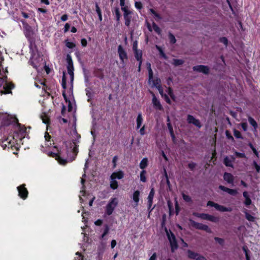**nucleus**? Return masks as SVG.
Masks as SVG:
<instances>
[{
    "instance_id": "1",
    "label": "nucleus",
    "mask_w": 260,
    "mask_h": 260,
    "mask_svg": "<svg viewBox=\"0 0 260 260\" xmlns=\"http://www.w3.org/2000/svg\"><path fill=\"white\" fill-rule=\"evenodd\" d=\"M3 66H0V94L1 95L5 94L12 93V89L15 87V84L11 82L7 81L8 73L7 68L5 70Z\"/></svg>"
},
{
    "instance_id": "2",
    "label": "nucleus",
    "mask_w": 260,
    "mask_h": 260,
    "mask_svg": "<svg viewBox=\"0 0 260 260\" xmlns=\"http://www.w3.org/2000/svg\"><path fill=\"white\" fill-rule=\"evenodd\" d=\"M30 52L31 53V57L30 62L32 65H46L45 59L43 58V55L38 52V48L36 43L32 40L30 41V44L29 46Z\"/></svg>"
},
{
    "instance_id": "3",
    "label": "nucleus",
    "mask_w": 260,
    "mask_h": 260,
    "mask_svg": "<svg viewBox=\"0 0 260 260\" xmlns=\"http://www.w3.org/2000/svg\"><path fill=\"white\" fill-rule=\"evenodd\" d=\"M10 124L17 125L20 128V131L25 132V127L21 129V124L19 123L18 119L16 117L10 115H7L3 118L2 125L3 126H8Z\"/></svg>"
},
{
    "instance_id": "4",
    "label": "nucleus",
    "mask_w": 260,
    "mask_h": 260,
    "mask_svg": "<svg viewBox=\"0 0 260 260\" xmlns=\"http://www.w3.org/2000/svg\"><path fill=\"white\" fill-rule=\"evenodd\" d=\"M193 215H194L196 217L200 218L204 220H207L210 221L217 223L219 219L217 217H215L213 215H210L207 213H199L197 212H194L193 213Z\"/></svg>"
},
{
    "instance_id": "5",
    "label": "nucleus",
    "mask_w": 260,
    "mask_h": 260,
    "mask_svg": "<svg viewBox=\"0 0 260 260\" xmlns=\"http://www.w3.org/2000/svg\"><path fill=\"white\" fill-rule=\"evenodd\" d=\"M117 205V199L116 198H111L106 207V213L108 215H111Z\"/></svg>"
},
{
    "instance_id": "6",
    "label": "nucleus",
    "mask_w": 260,
    "mask_h": 260,
    "mask_svg": "<svg viewBox=\"0 0 260 260\" xmlns=\"http://www.w3.org/2000/svg\"><path fill=\"white\" fill-rule=\"evenodd\" d=\"M168 239L170 242L171 250L174 252L175 250L178 248V245L175 235L172 232H170V235L167 233Z\"/></svg>"
},
{
    "instance_id": "7",
    "label": "nucleus",
    "mask_w": 260,
    "mask_h": 260,
    "mask_svg": "<svg viewBox=\"0 0 260 260\" xmlns=\"http://www.w3.org/2000/svg\"><path fill=\"white\" fill-rule=\"evenodd\" d=\"M189 221L191 226L196 229L205 231L209 233H211V230L208 225L201 223H198L191 219H190Z\"/></svg>"
},
{
    "instance_id": "8",
    "label": "nucleus",
    "mask_w": 260,
    "mask_h": 260,
    "mask_svg": "<svg viewBox=\"0 0 260 260\" xmlns=\"http://www.w3.org/2000/svg\"><path fill=\"white\" fill-rule=\"evenodd\" d=\"M207 206L213 207L217 210L220 212H231L232 211V209L231 208H228L222 205H219L212 201H208Z\"/></svg>"
},
{
    "instance_id": "9",
    "label": "nucleus",
    "mask_w": 260,
    "mask_h": 260,
    "mask_svg": "<svg viewBox=\"0 0 260 260\" xmlns=\"http://www.w3.org/2000/svg\"><path fill=\"white\" fill-rule=\"evenodd\" d=\"M25 186V184H22L17 187L18 196L23 200H26L28 195V191Z\"/></svg>"
},
{
    "instance_id": "10",
    "label": "nucleus",
    "mask_w": 260,
    "mask_h": 260,
    "mask_svg": "<svg viewBox=\"0 0 260 260\" xmlns=\"http://www.w3.org/2000/svg\"><path fill=\"white\" fill-rule=\"evenodd\" d=\"M24 26L25 28V35L26 37L28 39L29 45L30 44L31 40L35 42L34 39L32 38V36L34 33L31 27L27 24H24Z\"/></svg>"
},
{
    "instance_id": "11",
    "label": "nucleus",
    "mask_w": 260,
    "mask_h": 260,
    "mask_svg": "<svg viewBox=\"0 0 260 260\" xmlns=\"http://www.w3.org/2000/svg\"><path fill=\"white\" fill-rule=\"evenodd\" d=\"M187 253L188 257L189 258L195 260H207L205 256L201 255L198 253L195 252L191 250H188Z\"/></svg>"
},
{
    "instance_id": "12",
    "label": "nucleus",
    "mask_w": 260,
    "mask_h": 260,
    "mask_svg": "<svg viewBox=\"0 0 260 260\" xmlns=\"http://www.w3.org/2000/svg\"><path fill=\"white\" fill-rule=\"evenodd\" d=\"M187 122L189 124H192L194 125L199 128L202 126L200 120L195 118L192 115L190 114H188L187 116Z\"/></svg>"
},
{
    "instance_id": "13",
    "label": "nucleus",
    "mask_w": 260,
    "mask_h": 260,
    "mask_svg": "<svg viewBox=\"0 0 260 260\" xmlns=\"http://www.w3.org/2000/svg\"><path fill=\"white\" fill-rule=\"evenodd\" d=\"M48 155L49 156H51L52 157H55V159L58 160V161L60 165H65L68 162L67 160L62 158L58 153L50 152Z\"/></svg>"
},
{
    "instance_id": "14",
    "label": "nucleus",
    "mask_w": 260,
    "mask_h": 260,
    "mask_svg": "<svg viewBox=\"0 0 260 260\" xmlns=\"http://www.w3.org/2000/svg\"><path fill=\"white\" fill-rule=\"evenodd\" d=\"M151 93L152 95V104L154 108L157 110H162L163 107L161 105L159 101L157 100L153 92H151Z\"/></svg>"
},
{
    "instance_id": "15",
    "label": "nucleus",
    "mask_w": 260,
    "mask_h": 260,
    "mask_svg": "<svg viewBox=\"0 0 260 260\" xmlns=\"http://www.w3.org/2000/svg\"><path fill=\"white\" fill-rule=\"evenodd\" d=\"M66 80H67V79H66V77L65 72H63V76H62V80H61V86H62V88L64 90L62 91V96H63V97L64 98V100L66 102H68V98H67V96L66 95V91H65V89L67 88Z\"/></svg>"
},
{
    "instance_id": "16",
    "label": "nucleus",
    "mask_w": 260,
    "mask_h": 260,
    "mask_svg": "<svg viewBox=\"0 0 260 260\" xmlns=\"http://www.w3.org/2000/svg\"><path fill=\"white\" fill-rule=\"evenodd\" d=\"M155 194V190L154 187L151 188L150 191L149 193L148 199V209L150 210L153 204V200Z\"/></svg>"
},
{
    "instance_id": "17",
    "label": "nucleus",
    "mask_w": 260,
    "mask_h": 260,
    "mask_svg": "<svg viewBox=\"0 0 260 260\" xmlns=\"http://www.w3.org/2000/svg\"><path fill=\"white\" fill-rule=\"evenodd\" d=\"M193 70L205 74H208L209 72L208 66H193Z\"/></svg>"
},
{
    "instance_id": "18",
    "label": "nucleus",
    "mask_w": 260,
    "mask_h": 260,
    "mask_svg": "<svg viewBox=\"0 0 260 260\" xmlns=\"http://www.w3.org/2000/svg\"><path fill=\"white\" fill-rule=\"evenodd\" d=\"M219 188L232 196H236L238 193L236 189H231L221 185L219 186Z\"/></svg>"
},
{
    "instance_id": "19",
    "label": "nucleus",
    "mask_w": 260,
    "mask_h": 260,
    "mask_svg": "<svg viewBox=\"0 0 260 260\" xmlns=\"http://www.w3.org/2000/svg\"><path fill=\"white\" fill-rule=\"evenodd\" d=\"M124 173L123 171L119 170L118 172H113L110 176V179H121L124 177Z\"/></svg>"
},
{
    "instance_id": "20",
    "label": "nucleus",
    "mask_w": 260,
    "mask_h": 260,
    "mask_svg": "<svg viewBox=\"0 0 260 260\" xmlns=\"http://www.w3.org/2000/svg\"><path fill=\"white\" fill-rule=\"evenodd\" d=\"M118 53L122 61H123L124 59H127V54L121 45H119L118 47Z\"/></svg>"
},
{
    "instance_id": "21",
    "label": "nucleus",
    "mask_w": 260,
    "mask_h": 260,
    "mask_svg": "<svg viewBox=\"0 0 260 260\" xmlns=\"http://www.w3.org/2000/svg\"><path fill=\"white\" fill-rule=\"evenodd\" d=\"M223 179L229 184L234 183V176L231 173L225 172L223 174Z\"/></svg>"
},
{
    "instance_id": "22",
    "label": "nucleus",
    "mask_w": 260,
    "mask_h": 260,
    "mask_svg": "<svg viewBox=\"0 0 260 260\" xmlns=\"http://www.w3.org/2000/svg\"><path fill=\"white\" fill-rule=\"evenodd\" d=\"M135 57L138 61H139V65H141L142 63V51L140 50L134 51Z\"/></svg>"
},
{
    "instance_id": "23",
    "label": "nucleus",
    "mask_w": 260,
    "mask_h": 260,
    "mask_svg": "<svg viewBox=\"0 0 260 260\" xmlns=\"http://www.w3.org/2000/svg\"><path fill=\"white\" fill-rule=\"evenodd\" d=\"M143 121V117L141 113H139L138 114L137 119H136V123H137V129H139L141 127Z\"/></svg>"
},
{
    "instance_id": "24",
    "label": "nucleus",
    "mask_w": 260,
    "mask_h": 260,
    "mask_svg": "<svg viewBox=\"0 0 260 260\" xmlns=\"http://www.w3.org/2000/svg\"><path fill=\"white\" fill-rule=\"evenodd\" d=\"M148 165V160L147 157L143 158L139 165V167L141 169L145 170L144 169L147 168Z\"/></svg>"
},
{
    "instance_id": "25",
    "label": "nucleus",
    "mask_w": 260,
    "mask_h": 260,
    "mask_svg": "<svg viewBox=\"0 0 260 260\" xmlns=\"http://www.w3.org/2000/svg\"><path fill=\"white\" fill-rule=\"evenodd\" d=\"M74 66H67V71L70 76L71 83H72L74 80Z\"/></svg>"
},
{
    "instance_id": "26",
    "label": "nucleus",
    "mask_w": 260,
    "mask_h": 260,
    "mask_svg": "<svg viewBox=\"0 0 260 260\" xmlns=\"http://www.w3.org/2000/svg\"><path fill=\"white\" fill-rule=\"evenodd\" d=\"M37 70H40V69H42V70H44L46 72V75H48L51 72V69L49 68V66H33Z\"/></svg>"
},
{
    "instance_id": "27",
    "label": "nucleus",
    "mask_w": 260,
    "mask_h": 260,
    "mask_svg": "<svg viewBox=\"0 0 260 260\" xmlns=\"http://www.w3.org/2000/svg\"><path fill=\"white\" fill-rule=\"evenodd\" d=\"M140 196V192L139 190H136L133 193V199L134 201L136 203V205H138V203L139 202Z\"/></svg>"
},
{
    "instance_id": "28",
    "label": "nucleus",
    "mask_w": 260,
    "mask_h": 260,
    "mask_svg": "<svg viewBox=\"0 0 260 260\" xmlns=\"http://www.w3.org/2000/svg\"><path fill=\"white\" fill-rule=\"evenodd\" d=\"M110 187L113 190L116 189L118 187V182L115 180L112 179H110Z\"/></svg>"
},
{
    "instance_id": "29",
    "label": "nucleus",
    "mask_w": 260,
    "mask_h": 260,
    "mask_svg": "<svg viewBox=\"0 0 260 260\" xmlns=\"http://www.w3.org/2000/svg\"><path fill=\"white\" fill-rule=\"evenodd\" d=\"M248 120L250 124L255 129H256L257 128L258 125L256 121L254 119V118L251 116H249Z\"/></svg>"
},
{
    "instance_id": "30",
    "label": "nucleus",
    "mask_w": 260,
    "mask_h": 260,
    "mask_svg": "<svg viewBox=\"0 0 260 260\" xmlns=\"http://www.w3.org/2000/svg\"><path fill=\"white\" fill-rule=\"evenodd\" d=\"M73 144H74V147L72 148V152L74 154L75 156L74 157L73 160L75 159V157H76L77 153H78V147L79 146L76 145V142L74 140L73 141Z\"/></svg>"
},
{
    "instance_id": "31",
    "label": "nucleus",
    "mask_w": 260,
    "mask_h": 260,
    "mask_svg": "<svg viewBox=\"0 0 260 260\" xmlns=\"http://www.w3.org/2000/svg\"><path fill=\"white\" fill-rule=\"evenodd\" d=\"M223 163L226 167H233L232 161L228 156L224 158Z\"/></svg>"
},
{
    "instance_id": "32",
    "label": "nucleus",
    "mask_w": 260,
    "mask_h": 260,
    "mask_svg": "<svg viewBox=\"0 0 260 260\" xmlns=\"http://www.w3.org/2000/svg\"><path fill=\"white\" fill-rule=\"evenodd\" d=\"M242 250L245 253L246 260H250V257L249 255V250L246 246H243L242 247Z\"/></svg>"
},
{
    "instance_id": "33",
    "label": "nucleus",
    "mask_w": 260,
    "mask_h": 260,
    "mask_svg": "<svg viewBox=\"0 0 260 260\" xmlns=\"http://www.w3.org/2000/svg\"><path fill=\"white\" fill-rule=\"evenodd\" d=\"M115 13L116 16V20L117 22V24L118 25L119 24L120 17L121 16L119 9L118 7H116L115 8Z\"/></svg>"
},
{
    "instance_id": "34",
    "label": "nucleus",
    "mask_w": 260,
    "mask_h": 260,
    "mask_svg": "<svg viewBox=\"0 0 260 260\" xmlns=\"http://www.w3.org/2000/svg\"><path fill=\"white\" fill-rule=\"evenodd\" d=\"M94 75L95 76L100 79H103L104 76L103 71L100 69L96 70L94 71Z\"/></svg>"
},
{
    "instance_id": "35",
    "label": "nucleus",
    "mask_w": 260,
    "mask_h": 260,
    "mask_svg": "<svg viewBox=\"0 0 260 260\" xmlns=\"http://www.w3.org/2000/svg\"><path fill=\"white\" fill-rule=\"evenodd\" d=\"M152 82L153 86L157 87L158 85H161V81L159 78H156L155 79H152L151 82Z\"/></svg>"
},
{
    "instance_id": "36",
    "label": "nucleus",
    "mask_w": 260,
    "mask_h": 260,
    "mask_svg": "<svg viewBox=\"0 0 260 260\" xmlns=\"http://www.w3.org/2000/svg\"><path fill=\"white\" fill-rule=\"evenodd\" d=\"M95 11L98 15L99 19L100 21L102 20V16L101 10L98 5V3H95Z\"/></svg>"
},
{
    "instance_id": "37",
    "label": "nucleus",
    "mask_w": 260,
    "mask_h": 260,
    "mask_svg": "<svg viewBox=\"0 0 260 260\" xmlns=\"http://www.w3.org/2000/svg\"><path fill=\"white\" fill-rule=\"evenodd\" d=\"M147 172L146 170H142L140 173V180L143 182H146L147 181V178L146 174Z\"/></svg>"
},
{
    "instance_id": "38",
    "label": "nucleus",
    "mask_w": 260,
    "mask_h": 260,
    "mask_svg": "<svg viewBox=\"0 0 260 260\" xmlns=\"http://www.w3.org/2000/svg\"><path fill=\"white\" fill-rule=\"evenodd\" d=\"M245 218L247 220H248V221H251V222L254 221L255 217L254 216L251 215L250 214H249L246 210L245 211Z\"/></svg>"
},
{
    "instance_id": "39",
    "label": "nucleus",
    "mask_w": 260,
    "mask_h": 260,
    "mask_svg": "<svg viewBox=\"0 0 260 260\" xmlns=\"http://www.w3.org/2000/svg\"><path fill=\"white\" fill-rule=\"evenodd\" d=\"M151 67V66H147V70L148 71L149 75V82L150 83L151 82V80H152L153 78V73Z\"/></svg>"
},
{
    "instance_id": "40",
    "label": "nucleus",
    "mask_w": 260,
    "mask_h": 260,
    "mask_svg": "<svg viewBox=\"0 0 260 260\" xmlns=\"http://www.w3.org/2000/svg\"><path fill=\"white\" fill-rule=\"evenodd\" d=\"M91 89L90 88H87L85 89L86 95L88 98L87 100V101L88 102H89L91 101V99H92V93L90 91Z\"/></svg>"
},
{
    "instance_id": "41",
    "label": "nucleus",
    "mask_w": 260,
    "mask_h": 260,
    "mask_svg": "<svg viewBox=\"0 0 260 260\" xmlns=\"http://www.w3.org/2000/svg\"><path fill=\"white\" fill-rule=\"evenodd\" d=\"M233 133H234V136L237 138V139H243V138L242 136V134L241 133V132L238 130H237L236 129H234V131H233Z\"/></svg>"
},
{
    "instance_id": "42",
    "label": "nucleus",
    "mask_w": 260,
    "mask_h": 260,
    "mask_svg": "<svg viewBox=\"0 0 260 260\" xmlns=\"http://www.w3.org/2000/svg\"><path fill=\"white\" fill-rule=\"evenodd\" d=\"M152 26H153V28L154 29V30L158 34V35H160L161 34V29L160 28L158 27V26L155 23V22H153L152 23Z\"/></svg>"
},
{
    "instance_id": "43",
    "label": "nucleus",
    "mask_w": 260,
    "mask_h": 260,
    "mask_svg": "<svg viewBox=\"0 0 260 260\" xmlns=\"http://www.w3.org/2000/svg\"><path fill=\"white\" fill-rule=\"evenodd\" d=\"M169 39L170 43L172 44H175L176 42L175 36L171 32H169Z\"/></svg>"
},
{
    "instance_id": "44",
    "label": "nucleus",
    "mask_w": 260,
    "mask_h": 260,
    "mask_svg": "<svg viewBox=\"0 0 260 260\" xmlns=\"http://www.w3.org/2000/svg\"><path fill=\"white\" fill-rule=\"evenodd\" d=\"M182 197L183 199L187 203H190L192 202L191 198L188 195L185 194L184 193H182Z\"/></svg>"
},
{
    "instance_id": "45",
    "label": "nucleus",
    "mask_w": 260,
    "mask_h": 260,
    "mask_svg": "<svg viewBox=\"0 0 260 260\" xmlns=\"http://www.w3.org/2000/svg\"><path fill=\"white\" fill-rule=\"evenodd\" d=\"M184 62V61L182 59H173V65H182Z\"/></svg>"
},
{
    "instance_id": "46",
    "label": "nucleus",
    "mask_w": 260,
    "mask_h": 260,
    "mask_svg": "<svg viewBox=\"0 0 260 260\" xmlns=\"http://www.w3.org/2000/svg\"><path fill=\"white\" fill-rule=\"evenodd\" d=\"M65 43H66V46L69 48L72 49L76 46V45L74 43L70 42L68 41V40H66L65 41Z\"/></svg>"
},
{
    "instance_id": "47",
    "label": "nucleus",
    "mask_w": 260,
    "mask_h": 260,
    "mask_svg": "<svg viewBox=\"0 0 260 260\" xmlns=\"http://www.w3.org/2000/svg\"><path fill=\"white\" fill-rule=\"evenodd\" d=\"M235 154L236 156L238 158H246V156L245 154L244 153H241V152L236 151L235 152Z\"/></svg>"
},
{
    "instance_id": "48",
    "label": "nucleus",
    "mask_w": 260,
    "mask_h": 260,
    "mask_svg": "<svg viewBox=\"0 0 260 260\" xmlns=\"http://www.w3.org/2000/svg\"><path fill=\"white\" fill-rule=\"evenodd\" d=\"M76 256L75 257V260H85L83 255L80 252H77L76 253Z\"/></svg>"
},
{
    "instance_id": "49",
    "label": "nucleus",
    "mask_w": 260,
    "mask_h": 260,
    "mask_svg": "<svg viewBox=\"0 0 260 260\" xmlns=\"http://www.w3.org/2000/svg\"><path fill=\"white\" fill-rule=\"evenodd\" d=\"M225 136L228 139L234 142L235 141L234 137L232 136L229 131H225Z\"/></svg>"
},
{
    "instance_id": "50",
    "label": "nucleus",
    "mask_w": 260,
    "mask_h": 260,
    "mask_svg": "<svg viewBox=\"0 0 260 260\" xmlns=\"http://www.w3.org/2000/svg\"><path fill=\"white\" fill-rule=\"evenodd\" d=\"M197 166L196 163L194 162H190L188 164V168L190 171H194L196 167Z\"/></svg>"
},
{
    "instance_id": "51",
    "label": "nucleus",
    "mask_w": 260,
    "mask_h": 260,
    "mask_svg": "<svg viewBox=\"0 0 260 260\" xmlns=\"http://www.w3.org/2000/svg\"><path fill=\"white\" fill-rule=\"evenodd\" d=\"M214 240L216 242H218L220 245H223L224 243V239L219 237H215Z\"/></svg>"
},
{
    "instance_id": "52",
    "label": "nucleus",
    "mask_w": 260,
    "mask_h": 260,
    "mask_svg": "<svg viewBox=\"0 0 260 260\" xmlns=\"http://www.w3.org/2000/svg\"><path fill=\"white\" fill-rule=\"evenodd\" d=\"M150 12H151L152 14H153V15H154V16H155V17H156V18H157L158 19H159V20H160V19H161V18H161V17L160 16V15L159 14H158L157 13H156V12H155V11L154 9H150Z\"/></svg>"
},
{
    "instance_id": "53",
    "label": "nucleus",
    "mask_w": 260,
    "mask_h": 260,
    "mask_svg": "<svg viewBox=\"0 0 260 260\" xmlns=\"http://www.w3.org/2000/svg\"><path fill=\"white\" fill-rule=\"evenodd\" d=\"M125 20V25L128 27L131 23V16L124 17Z\"/></svg>"
},
{
    "instance_id": "54",
    "label": "nucleus",
    "mask_w": 260,
    "mask_h": 260,
    "mask_svg": "<svg viewBox=\"0 0 260 260\" xmlns=\"http://www.w3.org/2000/svg\"><path fill=\"white\" fill-rule=\"evenodd\" d=\"M161 97L164 99L165 101H166V102L167 104H168L169 105H171V104H172L171 101V100L170 99V98H169V96H168V95L167 94H165Z\"/></svg>"
},
{
    "instance_id": "55",
    "label": "nucleus",
    "mask_w": 260,
    "mask_h": 260,
    "mask_svg": "<svg viewBox=\"0 0 260 260\" xmlns=\"http://www.w3.org/2000/svg\"><path fill=\"white\" fill-rule=\"evenodd\" d=\"M117 160H118V156L117 155L114 156L112 158V165H113L112 167L113 169L115 168L116 167V165H117L116 163H117Z\"/></svg>"
},
{
    "instance_id": "56",
    "label": "nucleus",
    "mask_w": 260,
    "mask_h": 260,
    "mask_svg": "<svg viewBox=\"0 0 260 260\" xmlns=\"http://www.w3.org/2000/svg\"><path fill=\"white\" fill-rule=\"evenodd\" d=\"M175 213H176V215H177L179 214V212L180 211V207H179V204L178 203V202L176 200H175Z\"/></svg>"
},
{
    "instance_id": "57",
    "label": "nucleus",
    "mask_w": 260,
    "mask_h": 260,
    "mask_svg": "<svg viewBox=\"0 0 260 260\" xmlns=\"http://www.w3.org/2000/svg\"><path fill=\"white\" fill-rule=\"evenodd\" d=\"M219 41H220V42L222 43L226 46L228 45V40L226 37H223L220 38Z\"/></svg>"
},
{
    "instance_id": "58",
    "label": "nucleus",
    "mask_w": 260,
    "mask_h": 260,
    "mask_svg": "<svg viewBox=\"0 0 260 260\" xmlns=\"http://www.w3.org/2000/svg\"><path fill=\"white\" fill-rule=\"evenodd\" d=\"M253 166L255 168L256 171L257 173H259L260 172V166L258 165L255 161H253Z\"/></svg>"
},
{
    "instance_id": "59",
    "label": "nucleus",
    "mask_w": 260,
    "mask_h": 260,
    "mask_svg": "<svg viewBox=\"0 0 260 260\" xmlns=\"http://www.w3.org/2000/svg\"><path fill=\"white\" fill-rule=\"evenodd\" d=\"M244 203L246 206H249L250 205H251V200L250 198L249 197L245 198Z\"/></svg>"
},
{
    "instance_id": "60",
    "label": "nucleus",
    "mask_w": 260,
    "mask_h": 260,
    "mask_svg": "<svg viewBox=\"0 0 260 260\" xmlns=\"http://www.w3.org/2000/svg\"><path fill=\"white\" fill-rule=\"evenodd\" d=\"M167 203H168V208L169 209V214H170V215H172V210H173L172 205V203L170 201H168L167 202Z\"/></svg>"
},
{
    "instance_id": "61",
    "label": "nucleus",
    "mask_w": 260,
    "mask_h": 260,
    "mask_svg": "<svg viewBox=\"0 0 260 260\" xmlns=\"http://www.w3.org/2000/svg\"><path fill=\"white\" fill-rule=\"evenodd\" d=\"M167 124V127H168V129L169 131L170 134H171L172 133H174V131H173V126H172V124H171V123L170 122H168Z\"/></svg>"
},
{
    "instance_id": "62",
    "label": "nucleus",
    "mask_w": 260,
    "mask_h": 260,
    "mask_svg": "<svg viewBox=\"0 0 260 260\" xmlns=\"http://www.w3.org/2000/svg\"><path fill=\"white\" fill-rule=\"evenodd\" d=\"M135 7L139 10H141L142 8V4L140 2H135Z\"/></svg>"
},
{
    "instance_id": "63",
    "label": "nucleus",
    "mask_w": 260,
    "mask_h": 260,
    "mask_svg": "<svg viewBox=\"0 0 260 260\" xmlns=\"http://www.w3.org/2000/svg\"><path fill=\"white\" fill-rule=\"evenodd\" d=\"M241 126L244 131L247 130V123L246 122H242L240 123Z\"/></svg>"
},
{
    "instance_id": "64",
    "label": "nucleus",
    "mask_w": 260,
    "mask_h": 260,
    "mask_svg": "<svg viewBox=\"0 0 260 260\" xmlns=\"http://www.w3.org/2000/svg\"><path fill=\"white\" fill-rule=\"evenodd\" d=\"M67 61L68 63V65H73L72 58L69 54H68L67 56Z\"/></svg>"
}]
</instances>
